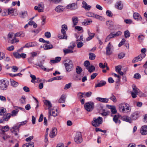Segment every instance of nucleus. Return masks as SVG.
Masks as SVG:
<instances>
[{"mask_svg":"<svg viewBox=\"0 0 147 147\" xmlns=\"http://www.w3.org/2000/svg\"><path fill=\"white\" fill-rule=\"evenodd\" d=\"M119 109L120 112L124 113L129 112L131 110L130 107L125 103L120 104L119 105Z\"/></svg>","mask_w":147,"mask_h":147,"instance_id":"obj_1","label":"nucleus"},{"mask_svg":"<svg viewBox=\"0 0 147 147\" xmlns=\"http://www.w3.org/2000/svg\"><path fill=\"white\" fill-rule=\"evenodd\" d=\"M63 63L66 70L67 71H70L73 69V65L72 61L71 60L69 59H65Z\"/></svg>","mask_w":147,"mask_h":147,"instance_id":"obj_2","label":"nucleus"},{"mask_svg":"<svg viewBox=\"0 0 147 147\" xmlns=\"http://www.w3.org/2000/svg\"><path fill=\"white\" fill-rule=\"evenodd\" d=\"M102 122V118L100 117H98L96 119L94 118L93 121H92V124L93 126L96 127L99 126Z\"/></svg>","mask_w":147,"mask_h":147,"instance_id":"obj_3","label":"nucleus"},{"mask_svg":"<svg viewBox=\"0 0 147 147\" xmlns=\"http://www.w3.org/2000/svg\"><path fill=\"white\" fill-rule=\"evenodd\" d=\"M9 81L7 80L2 79L0 80V89L2 90L7 89L9 85Z\"/></svg>","mask_w":147,"mask_h":147,"instance_id":"obj_4","label":"nucleus"},{"mask_svg":"<svg viewBox=\"0 0 147 147\" xmlns=\"http://www.w3.org/2000/svg\"><path fill=\"white\" fill-rule=\"evenodd\" d=\"M84 107L87 111H91L94 108V103L92 101L87 102L85 104Z\"/></svg>","mask_w":147,"mask_h":147,"instance_id":"obj_5","label":"nucleus"},{"mask_svg":"<svg viewBox=\"0 0 147 147\" xmlns=\"http://www.w3.org/2000/svg\"><path fill=\"white\" fill-rule=\"evenodd\" d=\"M74 140L75 142L78 144H79L82 142V134L80 132H78L76 133L75 137Z\"/></svg>","mask_w":147,"mask_h":147,"instance_id":"obj_6","label":"nucleus"},{"mask_svg":"<svg viewBox=\"0 0 147 147\" xmlns=\"http://www.w3.org/2000/svg\"><path fill=\"white\" fill-rule=\"evenodd\" d=\"M46 107L45 108V109H48L49 110V113L50 115H51V109L52 107V104L51 102L47 100H45L43 101Z\"/></svg>","mask_w":147,"mask_h":147,"instance_id":"obj_7","label":"nucleus"},{"mask_svg":"<svg viewBox=\"0 0 147 147\" xmlns=\"http://www.w3.org/2000/svg\"><path fill=\"white\" fill-rule=\"evenodd\" d=\"M113 49V46L111 43L109 42L106 48V54L107 55H110L112 53L111 50Z\"/></svg>","mask_w":147,"mask_h":147,"instance_id":"obj_8","label":"nucleus"},{"mask_svg":"<svg viewBox=\"0 0 147 147\" xmlns=\"http://www.w3.org/2000/svg\"><path fill=\"white\" fill-rule=\"evenodd\" d=\"M11 132L13 133L16 136L18 135V133L19 131V127L18 125H15L13 127L10 128Z\"/></svg>","mask_w":147,"mask_h":147,"instance_id":"obj_9","label":"nucleus"},{"mask_svg":"<svg viewBox=\"0 0 147 147\" xmlns=\"http://www.w3.org/2000/svg\"><path fill=\"white\" fill-rule=\"evenodd\" d=\"M57 133V129L55 127H53L51 131L49 136L51 138H53L56 136Z\"/></svg>","mask_w":147,"mask_h":147,"instance_id":"obj_10","label":"nucleus"},{"mask_svg":"<svg viewBox=\"0 0 147 147\" xmlns=\"http://www.w3.org/2000/svg\"><path fill=\"white\" fill-rule=\"evenodd\" d=\"M44 8V4L42 3H41L39 4L38 6H35L34 8L35 10H38V12H43Z\"/></svg>","mask_w":147,"mask_h":147,"instance_id":"obj_11","label":"nucleus"},{"mask_svg":"<svg viewBox=\"0 0 147 147\" xmlns=\"http://www.w3.org/2000/svg\"><path fill=\"white\" fill-rule=\"evenodd\" d=\"M140 113L138 111H135L133 113L131 116V120H135L137 119L139 117Z\"/></svg>","mask_w":147,"mask_h":147,"instance_id":"obj_12","label":"nucleus"},{"mask_svg":"<svg viewBox=\"0 0 147 147\" xmlns=\"http://www.w3.org/2000/svg\"><path fill=\"white\" fill-rule=\"evenodd\" d=\"M66 8L68 9L74 10L77 9L78 8V7L76 3H73L67 5L66 6Z\"/></svg>","mask_w":147,"mask_h":147,"instance_id":"obj_13","label":"nucleus"},{"mask_svg":"<svg viewBox=\"0 0 147 147\" xmlns=\"http://www.w3.org/2000/svg\"><path fill=\"white\" fill-rule=\"evenodd\" d=\"M44 60H43L40 61L39 63H37L36 64V65L37 66H38L40 67L41 69H43L45 71H49V69H47L46 68H45L44 66L43 65V64L44 63Z\"/></svg>","mask_w":147,"mask_h":147,"instance_id":"obj_14","label":"nucleus"},{"mask_svg":"<svg viewBox=\"0 0 147 147\" xmlns=\"http://www.w3.org/2000/svg\"><path fill=\"white\" fill-rule=\"evenodd\" d=\"M87 32L89 37L86 38V40L87 41H89L94 37L95 34L91 33L89 30H87Z\"/></svg>","mask_w":147,"mask_h":147,"instance_id":"obj_15","label":"nucleus"},{"mask_svg":"<svg viewBox=\"0 0 147 147\" xmlns=\"http://www.w3.org/2000/svg\"><path fill=\"white\" fill-rule=\"evenodd\" d=\"M37 44L36 43L32 42H29L26 44L25 46L22 48L23 49V48H29L31 47H34L36 46Z\"/></svg>","mask_w":147,"mask_h":147,"instance_id":"obj_16","label":"nucleus"},{"mask_svg":"<svg viewBox=\"0 0 147 147\" xmlns=\"http://www.w3.org/2000/svg\"><path fill=\"white\" fill-rule=\"evenodd\" d=\"M119 115H115L113 118V120L115 123L118 124H119L121 122V121L119 119Z\"/></svg>","mask_w":147,"mask_h":147,"instance_id":"obj_17","label":"nucleus"},{"mask_svg":"<svg viewBox=\"0 0 147 147\" xmlns=\"http://www.w3.org/2000/svg\"><path fill=\"white\" fill-rule=\"evenodd\" d=\"M140 132L143 135H145L147 134V125H144L142 127Z\"/></svg>","mask_w":147,"mask_h":147,"instance_id":"obj_18","label":"nucleus"},{"mask_svg":"<svg viewBox=\"0 0 147 147\" xmlns=\"http://www.w3.org/2000/svg\"><path fill=\"white\" fill-rule=\"evenodd\" d=\"M121 119L124 121L131 123L132 122V120L131 117H130L126 116H123L121 117Z\"/></svg>","mask_w":147,"mask_h":147,"instance_id":"obj_19","label":"nucleus"},{"mask_svg":"<svg viewBox=\"0 0 147 147\" xmlns=\"http://www.w3.org/2000/svg\"><path fill=\"white\" fill-rule=\"evenodd\" d=\"M133 17L135 19L137 20H142L140 15L138 13H134L133 15Z\"/></svg>","mask_w":147,"mask_h":147,"instance_id":"obj_20","label":"nucleus"},{"mask_svg":"<svg viewBox=\"0 0 147 147\" xmlns=\"http://www.w3.org/2000/svg\"><path fill=\"white\" fill-rule=\"evenodd\" d=\"M115 7L116 8L119 10H121L123 8V5L121 1H119L117 2Z\"/></svg>","mask_w":147,"mask_h":147,"instance_id":"obj_21","label":"nucleus"},{"mask_svg":"<svg viewBox=\"0 0 147 147\" xmlns=\"http://www.w3.org/2000/svg\"><path fill=\"white\" fill-rule=\"evenodd\" d=\"M72 20L73 23V27H74L77 24L78 21V19L77 17H73L72 18Z\"/></svg>","mask_w":147,"mask_h":147,"instance_id":"obj_22","label":"nucleus"},{"mask_svg":"<svg viewBox=\"0 0 147 147\" xmlns=\"http://www.w3.org/2000/svg\"><path fill=\"white\" fill-rule=\"evenodd\" d=\"M115 37L114 34L113 32H111L107 37L105 39V42H107L111 38H114Z\"/></svg>","mask_w":147,"mask_h":147,"instance_id":"obj_23","label":"nucleus"},{"mask_svg":"<svg viewBox=\"0 0 147 147\" xmlns=\"http://www.w3.org/2000/svg\"><path fill=\"white\" fill-rule=\"evenodd\" d=\"M66 98V96L64 94L62 95L58 100L59 102L60 103H65Z\"/></svg>","mask_w":147,"mask_h":147,"instance_id":"obj_24","label":"nucleus"},{"mask_svg":"<svg viewBox=\"0 0 147 147\" xmlns=\"http://www.w3.org/2000/svg\"><path fill=\"white\" fill-rule=\"evenodd\" d=\"M96 100L98 101L101 102H102L107 103L109 101V99L107 98H102L100 97H97L96 98Z\"/></svg>","mask_w":147,"mask_h":147,"instance_id":"obj_25","label":"nucleus"},{"mask_svg":"<svg viewBox=\"0 0 147 147\" xmlns=\"http://www.w3.org/2000/svg\"><path fill=\"white\" fill-rule=\"evenodd\" d=\"M64 8L63 6L61 5L57 6L55 9V11L58 12H60L63 11Z\"/></svg>","mask_w":147,"mask_h":147,"instance_id":"obj_26","label":"nucleus"},{"mask_svg":"<svg viewBox=\"0 0 147 147\" xmlns=\"http://www.w3.org/2000/svg\"><path fill=\"white\" fill-rule=\"evenodd\" d=\"M25 36L24 32H19L16 33L14 35V37H23Z\"/></svg>","mask_w":147,"mask_h":147,"instance_id":"obj_27","label":"nucleus"},{"mask_svg":"<svg viewBox=\"0 0 147 147\" xmlns=\"http://www.w3.org/2000/svg\"><path fill=\"white\" fill-rule=\"evenodd\" d=\"M82 4L83 5L82 7L86 9L89 10L91 7V6L87 4L84 1H83Z\"/></svg>","mask_w":147,"mask_h":147,"instance_id":"obj_28","label":"nucleus"},{"mask_svg":"<svg viewBox=\"0 0 147 147\" xmlns=\"http://www.w3.org/2000/svg\"><path fill=\"white\" fill-rule=\"evenodd\" d=\"M62 29H61V33H66V31L67 30V27L65 24L61 26Z\"/></svg>","mask_w":147,"mask_h":147,"instance_id":"obj_29","label":"nucleus"},{"mask_svg":"<svg viewBox=\"0 0 147 147\" xmlns=\"http://www.w3.org/2000/svg\"><path fill=\"white\" fill-rule=\"evenodd\" d=\"M142 60V58L139 55L136 57H135L132 61V62L133 63H135L137 62L138 61H140Z\"/></svg>","mask_w":147,"mask_h":147,"instance_id":"obj_30","label":"nucleus"},{"mask_svg":"<svg viewBox=\"0 0 147 147\" xmlns=\"http://www.w3.org/2000/svg\"><path fill=\"white\" fill-rule=\"evenodd\" d=\"M43 48L45 50H48L53 48V46L52 44L49 45L44 44Z\"/></svg>","mask_w":147,"mask_h":147,"instance_id":"obj_31","label":"nucleus"},{"mask_svg":"<svg viewBox=\"0 0 147 147\" xmlns=\"http://www.w3.org/2000/svg\"><path fill=\"white\" fill-rule=\"evenodd\" d=\"M34 143L33 142H30L24 144L23 146L22 147H34Z\"/></svg>","mask_w":147,"mask_h":147,"instance_id":"obj_32","label":"nucleus"},{"mask_svg":"<svg viewBox=\"0 0 147 147\" xmlns=\"http://www.w3.org/2000/svg\"><path fill=\"white\" fill-rule=\"evenodd\" d=\"M11 114L9 113L4 115L3 117V118L4 121H7L11 117Z\"/></svg>","mask_w":147,"mask_h":147,"instance_id":"obj_33","label":"nucleus"},{"mask_svg":"<svg viewBox=\"0 0 147 147\" xmlns=\"http://www.w3.org/2000/svg\"><path fill=\"white\" fill-rule=\"evenodd\" d=\"M61 59V57H57L55 58V59L51 60V62L53 63H58L59 62Z\"/></svg>","mask_w":147,"mask_h":147,"instance_id":"obj_34","label":"nucleus"},{"mask_svg":"<svg viewBox=\"0 0 147 147\" xmlns=\"http://www.w3.org/2000/svg\"><path fill=\"white\" fill-rule=\"evenodd\" d=\"M10 80L11 85L12 86L16 87L18 86V82L15 81L13 79H11Z\"/></svg>","mask_w":147,"mask_h":147,"instance_id":"obj_35","label":"nucleus"},{"mask_svg":"<svg viewBox=\"0 0 147 147\" xmlns=\"http://www.w3.org/2000/svg\"><path fill=\"white\" fill-rule=\"evenodd\" d=\"M62 35L60 34H59L58 35V37L60 39H67V36L66 33H61Z\"/></svg>","mask_w":147,"mask_h":147,"instance_id":"obj_36","label":"nucleus"},{"mask_svg":"<svg viewBox=\"0 0 147 147\" xmlns=\"http://www.w3.org/2000/svg\"><path fill=\"white\" fill-rule=\"evenodd\" d=\"M86 69L88 70L89 72L91 73L95 70V67L93 65H91L89 66L88 68L87 67Z\"/></svg>","mask_w":147,"mask_h":147,"instance_id":"obj_37","label":"nucleus"},{"mask_svg":"<svg viewBox=\"0 0 147 147\" xmlns=\"http://www.w3.org/2000/svg\"><path fill=\"white\" fill-rule=\"evenodd\" d=\"M63 51L65 54L67 53H71L73 52V51L72 49H71L68 48L67 49H63Z\"/></svg>","mask_w":147,"mask_h":147,"instance_id":"obj_38","label":"nucleus"},{"mask_svg":"<svg viewBox=\"0 0 147 147\" xmlns=\"http://www.w3.org/2000/svg\"><path fill=\"white\" fill-rule=\"evenodd\" d=\"M92 22V21L85 20L82 23V24L85 26L88 25Z\"/></svg>","mask_w":147,"mask_h":147,"instance_id":"obj_39","label":"nucleus"},{"mask_svg":"<svg viewBox=\"0 0 147 147\" xmlns=\"http://www.w3.org/2000/svg\"><path fill=\"white\" fill-rule=\"evenodd\" d=\"M144 38V36L142 34L139 35L138 37V41L140 42H142L143 41Z\"/></svg>","mask_w":147,"mask_h":147,"instance_id":"obj_40","label":"nucleus"},{"mask_svg":"<svg viewBox=\"0 0 147 147\" xmlns=\"http://www.w3.org/2000/svg\"><path fill=\"white\" fill-rule=\"evenodd\" d=\"M106 84V82L105 81L100 82V83L96 85L95 87L96 88L97 87H100L104 86Z\"/></svg>","mask_w":147,"mask_h":147,"instance_id":"obj_41","label":"nucleus"},{"mask_svg":"<svg viewBox=\"0 0 147 147\" xmlns=\"http://www.w3.org/2000/svg\"><path fill=\"white\" fill-rule=\"evenodd\" d=\"M133 91L132 92L137 94L139 93V92H140L139 90L135 86H133Z\"/></svg>","mask_w":147,"mask_h":147,"instance_id":"obj_42","label":"nucleus"},{"mask_svg":"<svg viewBox=\"0 0 147 147\" xmlns=\"http://www.w3.org/2000/svg\"><path fill=\"white\" fill-rule=\"evenodd\" d=\"M1 128L3 131V132L5 133V132L8 131L9 130V127L8 126L6 125L5 126H2Z\"/></svg>","mask_w":147,"mask_h":147,"instance_id":"obj_43","label":"nucleus"},{"mask_svg":"<svg viewBox=\"0 0 147 147\" xmlns=\"http://www.w3.org/2000/svg\"><path fill=\"white\" fill-rule=\"evenodd\" d=\"M76 71L78 74H80L82 71V68L79 66H77L76 68Z\"/></svg>","mask_w":147,"mask_h":147,"instance_id":"obj_44","label":"nucleus"},{"mask_svg":"<svg viewBox=\"0 0 147 147\" xmlns=\"http://www.w3.org/2000/svg\"><path fill=\"white\" fill-rule=\"evenodd\" d=\"M89 59L91 60H94L96 57L95 54L94 53H90L89 54Z\"/></svg>","mask_w":147,"mask_h":147,"instance_id":"obj_45","label":"nucleus"},{"mask_svg":"<svg viewBox=\"0 0 147 147\" xmlns=\"http://www.w3.org/2000/svg\"><path fill=\"white\" fill-rule=\"evenodd\" d=\"M124 34L125 37V38L129 37L130 35V32L128 30H127L124 31Z\"/></svg>","mask_w":147,"mask_h":147,"instance_id":"obj_46","label":"nucleus"},{"mask_svg":"<svg viewBox=\"0 0 147 147\" xmlns=\"http://www.w3.org/2000/svg\"><path fill=\"white\" fill-rule=\"evenodd\" d=\"M19 111L18 109L13 110L11 112V116H14L16 115Z\"/></svg>","mask_w":147,"mask_h":147,"instance_id":"obj_47","label":"nucleus"},{"mask_svg":"<svg viewBox=\"0 0 147 147\" xmlns=\"http://www.w3.org/2000/svg\"><path fill=\"white\" fill-rule=\"evenodd\" d=\"M30 77L32 79V80L31 81V82L34 83L35 82H37L36 81L34 82L36 80V78L35 76L33 75L30 74Z\"/></svg>","mask_w":147,"mask_h":147,"instance_id":"obj_48","label":"nucleus"},{"mask_svg":"<svg viewBox=\"0 0 147 147\" xmlns=\"http://www.w3.org/2000/svg\"><path fill=\"white\" fill-rule=\"evenodd\" d=\"M6 110L5 108H1L0 109V115H4V113L6 112Z\"/></svg>","mask_w":147,"mask_h":147,"instance_id":"obj_49","label":"nucleus"},{"mask_svg":"<svg viewBox=\"0 0 147 147\" xmlns=\"http://www.w3.org/2000/svg\"><path fill=\"white\" fill-rule=\"evenodd\" d=\"M26 99L24 96H22L20 99V102L22 104H25L26 103Z\"/></svg>","mask_w":147,"mask_h":147,"instance_id":"obj_50","label":"nucleus"},{"mask_svg":"<svg viewBox=\"0 0 147 147\" xmlns=\"http://www.w3.org/2000/svg\"><path fill=\"white\" fill-rule=\"evenodd\" d=\"M79 98L81 99L83 97H85V96L84 95V92H79L77 94Z\"/></svg>","mask_w":147,"mask_h":147,"instance_id":"obj_51","label":"nucleus"},{"mask_svg":"<svg viewBox=\"0 0 147 147\" xmlns=\"http://www.w3.org/2000/svg\"><path fill=\"white\" fill-rule=\"evenodd\" d=\"M90 64V63L88 61H85L84 63V65L86 67V69L89 67Z\"/></svg>","mask_w":147,"mask_h":147,"instance_id":"obj_52","label":"nucleus"},{"mask_svg":"<svg viewBox=\"0 0 147 147\" xmlns=\"http://www.w3.org/2000/svg\"><path fill=\"white\" fill-rule=\"evenodd\" d=\"M84 95L85 96V97H89L90 96L92 95V93L90 91H89L86 92H84Z\"/></svg>","mask_w":147,"mask_h":147,"instance_id":"obj_53","label":"nucleus"},{"mask_svg":"<svg viewBox=\"0 0 147 147\" xmlns=\"http://www.w3.org/2000/svg\"><path fill=\"white\" fill-rule=\"evenodd\" d=\"M51 115H52L54 117H55L57 115V110H56V111H51V115H50V114L49 113V117Z\"/></svg>","mask_w":147,"mask_h":147,"instance_id":"obj_54","label":"nucleus"},{"mask_svg":"<svg viewBox=\"0 0 147 147\" xmlns=\"http://www.w3.org/2000/svg\"><path fill=\"white\" fill-rule=\"evenodd\" d=\"M13 55L14 56L17 58H20V54L17 52H14Z\"/></svg>","mask_w":147,"mask_h":147,"instance_id":"obj_55","label":"nucleus"},{"mask_svg":"<svg viewBox=\"0 0 147 147\" xmlns=\"http://www.w3.org/2000/svg\"><path fill=\"white\" fill-rule=\"evenodd\" d=\"M126 41V40L125 39L123 38V39L121 42L119 43L118 45V46L119 47H120L123 45Z\"/></svg>","mask_w":147,"mask_h":147,"instance_id":"obj_56","label":"nucleus"},{"mask_svg":"<svg viewBox=\"0 0 147 147\" xmlns=\"http://www.w3.org/2000/svg\"><path fill=\"white\" fill-rule=\"evenodd\" d=\"M106 15L109 17L112 16L113 15V13L111 12L109 10H107L106 12Z\"/></svg>","mask_w":147,"mask_h":147,"instance_id":"obj_57","label":"nucleus"},{"mask_svg":"<svg viewBox=\"0 0 147 147\" xmlns=\"http://www.w3.org/2000/svg\"><path fill=\"white\" fill-rule=\"evenodd\" d=\"M125 55V54L124 53H120L118 55V57L119 58L121 59L123 58Z\"/></svg>","mask_w":147,"mask_h":147,"instance_id":"obj_58","label":"nucleus"},{"mask_svg":"<svg viewBox=\"0 0 147 147\" xmlns=\"http://www.w3.org/2000/svg\"><path fill=\"white\" fill-rule=\"evenodd\" d=\"M84 45V44L83 42H78L77 44V47L79 48H81Z\"/></svg>","mask_w":147,"mask_h":147,"instance_id":"obj_59","label":"nucleus"},{"mask_svg":"<svg viewBox=\"0 0 147 147\" xmlns=\"http://www.w3.org/2000/svg\"><path fill=\"white\" fill-rule=\"evenodd\" d=\"M110 98L114 102H116L117 101V99L116 97L113 95H112V96Z\"/></svg>","mask_w":147,"mask_h":147,"instance_id":"obj_60","label":"nucleus"},{"mask_svg":"<svg viewBox=\"0 0 147 147\" xmlns=\"http://www.w3.org/2000/svg\"><path fill=\"white\" fill-rule=\"evenodd\" d=\"M45 35V36L48 38H50L51 36V33L49 32H46Z\"/></svg>","mask_w":147,"mask_h":147,"instance_id":"obj_61","label":"nucleus"},{"mask_svg":"<svg viewBox=\"0 0 147 147\" xmlns=\"http://www.w3.org/2000/svg\"><path fill=\"white\" fill-rule=\"evenodd\" d=\"M71 83H69L67 84H66L64 87V89L66 90L69 88L71 87Z\"/></svg>","mask_w":147,"mask_h":147,"instance_id":"obj_62","label":"nucleus"},{"mask_svg":"<svg viewBox=\"0 0 147 147\" xmlns=\"http://www.w3.org/2000/svg\"><path fill=\"white\" fill-rule=\"evenodd\" d=\"M71 45L68 47V48L73 50L74 48L75 47V44L74 42L71 43Z\"/></svg>","mask_w":147,"mask_h":147,"instance_id":"obj_63","label":"nucleus"},{"mask_svg":"<svg viewBox=\"0 0 147 147\" xmlns=\"http://www.w3.org/2000/svg\"><path fill=\"white\" fill-rule=\"evenodd\" d=\"M134 78L136 79H139L141 78V76L138 73L136 74L134 76Z\"/></svg>","mask_w":147,"mask_h":147,"instance_id":"obj_64","label":"nucleus"}]
</instances>
